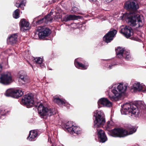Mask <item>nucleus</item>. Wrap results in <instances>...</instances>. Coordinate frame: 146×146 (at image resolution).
<instances>
[{
  "label": "nucleus",
  "instance_id": "f257e3e1",
  "mask_svg": "<svg viewBox=\"0 0 146 146\" xmlns=\"http://www.w3.org/2000/svg\"><path fill=\"white\" fill-rule=\"evenodd\" d=\"M144 107V103L142 101H138L136 103V104L127 103L121 105V112L123 115L129 114L133 117H138L140 114L138 108L142 109Z\"/></svg>",
  "mask_w": 146,
  "mask_h": 146
},
{
  "label": "nucleus",
  "instance_id": "f03ea898",
  "mask_svg": "<svg viewBox=\"0 0 146 146\" xmlns=\"http://www.w3.org/2000/svg\"><path fill=\"white\" fill-rule=\"evenodd\" d=\"M127 130L120 128H115L111 130V135L114 137H123L127 135H131L136 132V128L131 125L126 127Z\"/></svg>",
  "mask_w": 146,
  "mask_h": 146
},
{
  "label": "nucleus",
  "instance_id": "7ed1b4c3",
  "mask_svg": "<svg viewBox=\"0 0 146 146\" xmlns=\"http://www.w3.org/2000/svg\"><path fill=\"white\" fill-rule=\"evenodd\" d=\"M127 86L125 84L120 83L116 87H113L111 91L113 94V96L109 94V97L112 101H117L120 98L122 94L124 93L127 88Z\"/></svg>",
  "mask_w": 146,
  "mask_h": 146
},
{
  "label": "nucleus",
  "instance_id": "20e7f679",
  "mask_svg": "<svg viewBox=\"0 0 146 146\" xmlns=\"http://www.w3.org/2000/svg\"><path fill=\"white\" fill-rule=\"evenodd\" d=\"M127 21L128 23L132 26H137L138 27L142 26L143 23L142 21V18L139 15H135L133 13L129 12L127 13Z\"/></svg>",
  "mask_w": 146,
  "mask_h": 146
},
{
  "label": "nucleus",
  "instance_id": "39448f33",
  "mask_svg": "<svg viewBox=\"0 0 146 146\" xmlns=\"http://www.w3.org/2000/svg\"><path fill=\"white\" fill-rule=\"evenodd\" d=\"M94 116L95 117L94 121V127L95 128L102 127L104 124L106 120L103 112L98 110L94 112Z\"/></svg>",
  "mask_w": 146,
  "mask_h": 146
},
{
  "label": "nucleus",
  "instance_id": "423d86ee",
  "mask_svg": "<svg viewBox=\"0 0 146 146\" xmlns=\"http://www.w3.org/2000/svg\"><path fill=\"white\" fill-rule=\"evenodd\" d=\"M38 113L41 117L44 118L54 115L56 112L55 110L45 106L42 104H40L38 106Z\"/></svg>",
  "mask_w": 146,
  "mask_h": 146
},
{
  "label": "nucleus",
  "instance_id": "0eeeda50",
  "mask_svg": "<svg viewBox=\"0 0 146 146\" xmlns=\"http://www.w3.org/2000/svg\"><path fill=\"white\" fill-rule=\"evenodd\" d=\"M62 127L65 131H67L72 134H80L82 132L81 129L76 126H74L71 122H68L62 125Z\"/></svg>",
  "mask_w": 146,
  "mask_h": 146
},
{
  "label": "nucleus",
  "instance_id": "6e6552de",
  "mask_svg": "<svg viewBox=\"0 0 146 146\" xmlns=\"http://www.w3.org/2000/svg\"><path fill=\"white\" fill-rule=\"evenodd\" d=\"M13 82L12 77L10 72H7L1 74L0 77L1 83L5 85H8Z\"/></svg>",
  "mask_w": 146,
  "mask_h": 146
},
{
  "label": "nucleus",
  "instance_id": "1a4fd4ad",
  "mask_svg": "<svg viewBox=\"0 0 146 146\" xmlns=\"http://www.w3.org/2000/svg\"><path fill=\"white\" fill-rule=\"evenodd\" d=\"M22 103L26 105L27 108H30L34 105V100L33 95L28 94L25 95L22 100Z\"/></svg>",
  "mask_w": 146,
  "mask_h": 146
},
{
  "label": "nucleus",
  "instance_id": "9d476101",
  "mask_svg": "<svg viewBox=\"0 0 146 146\" xmlns=\"http://www.w3.org/2000/svg\"><path fill=\"white\" fill-rule=\"evenodd\" d=\"M38 37L40 38H44L48 36L51 33L50 30L48 28L40 27L37 29Z\"/></svg>",
  "mask_w": 146,
  "mask_h": 146
},
{
  "label": "nucleus",
  "instance_id": "9b49d317",
  "mask_svg": "<svg viewBox=\"0 0 146 146\" xmlns=\"http://www.w3.org/2000/svg\"><path fill=\"white\" fill-rule=\"evenodd\" d=\"M125 8L127 9L135 11L139 8L137 2L134 0H132L126 2L125 4Z\"/></svg>",
  "mask_w": 146,
  "mask_h": 146
},
{
  "label": "nucleus",
  "instance_id": "f8f14e48",
  "mask_svg": "<svg viewBox=\"0 0 146 146\" xmlns=\"http://www.w3.org/2000/svg\"><path fill=\"white\" fill-rule=\"evenodd\" d=\"M98 108L103 106L110 107L112 106V103L107 98H102L98 102Z\"/></svg>",
  "mask_w": 146,
  "mask_h": 146
},
{
  "label": "nucleus",
  "instance_id": "ddd939ff",
  "mask_svg": "<svg viewBox=\"0 0 146 146\" xmlns=\"http://www.w3.org/2000/svg\"><path fill=\"white\" fill-rule=\"evenodd\" d=\"M117 32V31L115 30L110 31L104 37V40L107 43L110 42L113 40Z\"/></svg>",
  "mask_w": 146,
  "mask_h": 146
},
{
  "label": "nucleus",
  "instance_id": "4468645a",
  "mask_svg": "<svg viewBox=\"0 0 146 146\" xmlns=\"http://www.w3.org/2000/svg\"><path fill=\"white\" fill-rule=\"evenodd\" d=\"M19 25L21 30L24 32L29 30L30 28L29 23L24 19L21 20Z\"/></svg>",
  "mask_w": 146,
  "mask_h": 146
},
{
  "label": "nucleus",
  "instance_id": "2eb2a0df",
  "mask_svg": "<svg viewBox=\"0 0 146 146\" xmlns=\"http://www.w3.org/2000/svg\"><path fill=\"white\" fill-rule=\"evenodd\" d=\"M18 36L17 34H13L8 38L7 40L8 43L11 45L16 44L18 40Z\"/></svg>",
  "mask_w": 146,
  "mask_h": 146
},
{
  "label": "nucleus",
  "instance_id": "dca6fc26",
  "mask_svg": "<svg viewBox=\"0 0 146 146\" xmlns=\"http://www.w3.org/2000/svg\"><path fill=\"white\" fill-rule=\"evenodd\" d=\"M52 13L51 12L49 14L46 16L45 17L39 20L38 21L35 22L36 24H40L43 22L44 21L46 23L48 22H52L54 18L51 16Z\"/></svg>",
  "mask_w": 146,
  "mask_h": 146
},
{
  "label": "nucleus",
  "instance_id": "f3484780",
  "mask_svg": "<svg viewBox=\"0 0 146 146\" xmlns=\"http://www.w3.org/2000/svg\"><path fill=\"white\" fill-rule=\"evenodd\" d=\"M98 135L100 139V141L101 143H104L107 140V138L104 131L100 129L99 130L97 129Z\"/></svg>",
  "mask_w": 146,
  "mask_h": 146
},
{
  "label": "nucleus",
  "instance_id": "a211bd4d",
  "mask_svg": "<svg viewBox=\"0 0 146 146\" xmlns=\"http://www.w3.org/2000/svg\"><path fill=\"white\" fill-rule=\"evenodd\" d=\"M18 76L19 78L24 82H27L28 80V78L26 72L23 70L19 72Z\"/></svg>",
  "mask_w": 146,
  "mask_h": 146
},
{
  "label": "nucleus",
  "instance_id": "6ab92c4d",
  "mask_svg": "<svg viewBox=\"0 0 146 146\" xmlns=\"http://www.w3.org/2000/svg\"><path fill=\"white\" fill-rule=\"evenodd\" d=\"M81 58H78L76 59L74 62L75 65L77 68H81L82 69H86L87 68L88 66L84 65L82 63L80 62L79 61H81Z\"/></svg>",
  "mask_w": 146,
  "mask_h": 146
},
{
  "label": "nucleus",
  "instance_id": "aec40b11",
  "mask_svg": "<svg viewBox=\"0 0 146 146\" xmlns=\"http://www.w3.org/2000/svg\"><path fill=\"white\" fill-rule=\"evenodd\" d=\"M133 89L135 91L144 90L145 88L143 84H141L139 82H135L133 85Z\"/></svg>",
  "mask_w": 146,
  "mask_h": 146
},
{
  "label": "nucleus",
  "instance_id": "412c9836",
  "mask_svg": "<svg viewBox=\"0 0 146 146\" xmlns=\"http://www.w3.org/2000/svg\"><path fill=\"white\" fill-rule=\"evenodd\" d=\"M38 135L37 132L35 130L31 131L30 132L29 136L27 139L30 141H34L35 140Z\"/></svg>",
  "mask_w": 146,
  "mask_h": 146
},
{
  "label": "nucleus",
  "instance_id": "4be33fe9",
  "mask_svg": "<svg viewBox=\"0 0 146 146\" xmlns=\"http://www.w3.org/2000/svg\"><path fill=\"white\" fill-rule=\"evenodd\" d=\"M14 98L20 97L23 94V92L21 89H14Z\"/></svg>",
  "mask_w": 146,
  "mask_h": 146
},
{
  "label": "nucleus",
  "instance_id": "5701e85b",
  "mask_svg": "<svg viewBox=\"0 0 146 146\" xmlns=\"http://www.w3.org/2000/svg\"><path fill=\"white\" fill-rule=\"evenodd\" d=\"M53 100L54 102L59 105H63L65 104L64 102L58 96H54L53 98Z\"/></svg>",
  "mask_w": 146,
  "mask_h": 146
},
{
  "label": "nucleus",
  "instance_id": "b1692460",
  "mask_svg": "<svg viewBox=\"0 0 146 146\" xmlns=\"http://www.w3.org/2000/svg\"><path fill=\"white\" fill-rule=\"evenodd\" d=\"M14 89L10 88L7 90L5 94L7 97H12L14 98Z\"/></svg>",
  "mask_w": 146,
  "mask_h": 146
},
{
  "label": "nucleus",
  "instance_id": "393cba45",
  "mask_svg": "<svg viewBox=\"0 0 146 146\" xmlns=\"http://www.w3.org/2000/svg\"><path fill=\"white\" fill-rule=\"evenodd\" d=\"M116 54L118 57L120 58L123 56V53L125 52L123 49L121 48H118L115 50Z\"/></svg>",
  "mask_w": 146,
  "mask_h": 146
},
{
  "label": "nucleus",
  "instance_id": "a878e982",
  "mask_svg": "<svg viewBox=\"0 0 146 146\" xmlns=\"http://www.w3.org/2000/svg\"><path fill=\"white\" fill-rule=\"evenodd\" d=\"M131 30V28L130 27L125 26V27L121 28V30L120 31V32L124 35L126 33L127 31L130 33V30Z\"/></svg>",
  "mask_w": 146,
  "mask_h": 146
},
{
  "label": "nucleus",
  "instance_id": "bb28decb",
  "mask_svg": "<svg viewBox=\"0 0 146 146\" xmlns=\"http://www.w3.org/2000/svg\"><path fill=\"white\" fill-rule=\"evenodd\" d=\"M114 125V123L111 120L108 121L106 125V126L105 128L106 130L109 131L110 129L112 128V127Z\"/></svg>",
  "mask_w": 146,
  "mask_h": 146
},
{
  "label": "nucleus",
  "instance_id": "cd10ccee",
  "mask_svg": "<svg viewBox=\"0 0 146 146\" xmlns=\"http://www.w3.org/2000/svg\"><path fill=\"white\" fill-rule=\"evenodd\" d=\"M32 59L34 62H35L37 64H41L43 62V60L40 57L36 58L32 57Z\"/></svg>",
  "mask_w": 146,
  "mask_h": 146
},
{
  "label": "nucleus",
  "instance_id": "c85d7f7f",
  "mask_svg": "<svg viewBox=\"0 0 146 146\" xmlns=\"http://www.w3.org/2000/svg\"><path fill=\"white\" fill-rule=\"evenodd\" d=\"M124 54L125 56V58L127 60H129L131 58V56L128 50L125 51Z\"/></svg>",
  "mask_w": 146,
  "mask_h": 146
},
{
  "label": "nucleus",
  "instance_id": "c756f323",
  "mask_svg": "<svg viewBox=\"0 0 146 146\" xmlns=\"http://www.w3.org/2000/svg\"><path fill=\"white\" fill-rule=\"evenodd\" d=\"M19 9H16L14 12L13 15L14 18L15 19H17L19 17Z\"/></svg>",
  "mask_w": 146,
  "mask_h": 146
},
{
  "label": "nucleus",
  "instance_id": "7c9ffc66",
  "mask_svg": "<svg viewBox=\"0 0 146 146\" xmlns=\"http://www.w3.org/2000/svg\"><path fill=\"white\" fill-rule=\"evenodd\" d=\"M69 21L72 20H76L78 19V16L75 15H68Z\"/></svg>",
  "mask_w": 146,
  "mask_h": 146
},
{
  "label": "nucleus",
  "instance_id": "2f4dec72",
  "mask_svg": "<svg viewBox=\"0 0 146 146\" xmlns=\"http://www.w3.org/2000/svg\"><path fill=\"white\" fill-rule=\"evenodd\" d=\"M7 112V110L3 108H1L0 110V112L1 114L2 115H5Z\"/></svg>",
  "mask_w": 146,
  "mask_h": 146
},
{
  "label": "nucleus",
  "instance_id": "473e14b6",
  "mask_svg": "<svg viewBox=\"0 0 146 146\" xmlns=\"http://www.w3.org/2000/svg\"><path fill=\"white\" fill-rule=\"evenodd\" d=\"M132 30V29L131 30H130V33L127 31L126 33L124 36L127 38H129L131 35Z\"/></svg>",
  "mask_w": 146,
  "mask_h": 146
},
{
  "label": "nucleus",
  "instance_id": "72a5a7b5",
  "mask_svg": "<svg viewBox=\"0 0 146 146\" xmlns=\"http://www.w3.org/2000/svg\"><path fill=\"white\" fill-rule=\"evenodd\" d=\"M19 2H21L20 4H19L20 5V7H22L21 6H25V0H22L21 1H19ZM21 9H24V8H21Z\"/></svg>",
  "mask_w": 146,
  "mask_h": 146
},
{
  "label": "nucleus",
  "instance_id": "f704fd0d",
  "mask_svg": "<svg viewBox=\"0 0 146 146\" xmlns=\"http://www.w3.org/2000/svg\"><path fill=\"white\" fill-rule=\"evenodd\" d=\"M62 20L65 22L69 21L68 15H67L63 17Z\"/></svg>",
  "mask_w": 146,
  "mask_h": 146
},
{
  "label": "nucleus",
  "instance_id": "c9c22d12",
  "mask_svg": "<svg viewBox=\"0 0 146 146\" xmlns=\"http://www.w3.org/2000/svg\"><path fill=\"white\" fill-rule=\"evenodd\" d=\"M72 11L74 12H76L78 11V9L76 7H74L72 8Z\"/></svg>",
  "mask_w": 146,
  "mask_h": 146
},
{
  "label": "nucleus",
  "instance_id": "e433bc0d",
  "mask_svg": "<svg viewBox=\"0 0 146 146\" xmlns=\"http://www.w3.org/2000/svg\"><path fill=\"white\" fill-rule=\"evenodd\" d=\"M15 6H16L18 7H21L19 3H17L15 5Z\"/></svg>",
  "mask_w": 146,
  "mask_h": 146
},
{
  "label": "nucleus",
  "instance_id": "4c0bfd02",
  "mask_svg": "<svg viewBox=\"0 0 146 146\" xmlns=\"http://www.w3.org/2000/svg\"><path fill=\"white\" fill-rule=\"evenodd\" d=\"M113 66V65L112 64L111 65H109V68L110 69L111 68V67Z\"/></svg>",
  "mask_w": 146,
  "mask_h": 146
},
{
  "label": "nucleus",
  "instance_id": "58836bf2",
  "mask_svg": "<svg viewBox=\"0 0 146 146\" xmlns=\"http://www.w3.org/2000/svg\"><path fill=\"white\" fill-rule=\"evenodd\" d=\"M2 68V66L0 65V72L1 71Z\"/></svg>",
  "mask_w": 146,
  "mask_h": 146
},
{
  "label": "nucleus",
  "instance_id": "ea45409f",
  "mask_svg": "<svg viewBox=\"0 0 146 146\" xmlns=\"http://www.w3.org/2000/svg\"><path fill=\"white\" fill-rule=\"evenodd\" d=\"M76 25L75 23H72L71 24V25L72 26H75Z\"/></svg>",
  "mask_w": 146,
  "mask_h": 146
},
{
  "label": "nucleus",
  "instance_id": "a19ab883",
  "mask_svg": "<svg viewBox=\"0 0 146 146\" xmlns=\"http://www.w3.org/2000/svg\"><path fill=\"white\" fill-rule=\"evenodd\" d=\"M108 2H110L111 1H112L113 0H106Z\"/></svg>",
  "mask_w": 146,
  "mask_h": 146
},
{
  "label": "nucleus",
  "instance_id": "79ce46f5",
  "mask_svg": "<svg viewBox=\"0 0 146 146\" xmlns=\"http://www.w3.org/2000/svg\"><path fill=\"white\" fill-rule=\"evenodd\" d=\"M36 19V18H35V19H34V20H33V22H35Z\"/></svg>",
  "mask_w": 146,
  "mask_h": 146
},
{
  "label": "nucleus",
  "instance_id": "37998d69",
  "mask_svg": "<svg viewBox=\"0 0 146 146\" xmlns=\"http://www.w3.org/2000/svg\"><path fill=\"white\" fill-rule=\"evenodd\" d=\"M89 1L91 2H93L94 1V0H89Z\"/></svg>",
  "mask_w": 146,
  "mask_h": 146
},
{
  "label": "nucleus",
  "instance_id": "c03bdc74",
  "mask_svg": "<svg viewBox=\"0 0 146 146\" xmlns=\"http://www.w3.org/2000/svg\"><path fill=\"white\" fill-rule=\"evenodd\" d=\"M31 66H32V68H33L32 65L31 64Z\"/></svg>",
  "mask_w": 146,
  "mask_h": 146
},
{
  "label": "nucleus",
  "instance_id": "a18cd8bd",
  "mask_svg": "<svg viewBox=\"0 0 146 146\" xmlns=\"http://www.w3.org/2000/svg\"><path fill=\"white\" fill-rule=\"evenodd\" d=\"M69 105H68V107L69 106Z\"/></svg>",
  "mask_w": 146,
  "mask_h": 146
},
{
  "label": "nucleus",
  "instance_id": "49530a36",
  "mask_svg": "<svg viewBox=\"0 0 146 146\" xmlns=\"http://www.w3.org/2000/svg\"><path fill=\"white\" fill-rule=\"evenodd\" d=\"M123 27V26H122L121 27Z\"/></svg>",
  "mask_w": 146,
  "mask_h": 146
},
{
  "label": "nucleus",
  "instance_id": "de8ad7c7",
  "mask_svg": "<svg viewBox=\"0 0 146 146\" xmlns=\"http://www.w3.org/2000/svg\"><path fill=\"white\" fill-rule=\"evenodd\" d=\"M52 146H54L53 145H52Z\"/></svg>",
  "mask_w": 146,
  "mask_h": 146
}]
</instances>
